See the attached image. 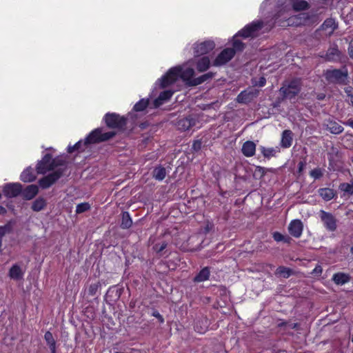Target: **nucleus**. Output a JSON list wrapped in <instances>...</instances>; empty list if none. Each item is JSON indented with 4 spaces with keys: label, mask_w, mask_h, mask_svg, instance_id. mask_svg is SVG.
Wrapping results in <instances>:
<instances>
[{
    "label": "nucleus",
    "mask_w": 353,
    "mask_h": 353,
    "mask_svg": "<svg viewBox=\"0 0 353 353\" xmlns=\"http://www.w3.org/2000/svg\"><path fill=\"white\" fill-rule=\"evenodd\" d=\"M293 140V133L290 130H285L282 133L281 145L282 148H288L292 145Z\"/></svg>",
    "instance_id": "obj_20"
},
{
    "label": "nucleus",
    "mask_w": 353,
    "mask_h": 353,
    "mask_svg": "<svg viewBox=\"0 0 353 353\" xmlns=\"http://www.w3.org/2000/svg\"><path fill=\"white\" fill-rule=\"evenodd\" d=\"M101 287V284L100 281H97L94 283H91L88 289V294L90 296H94L97 294V292L99 291L100 288Z\"/></svg>",
    "instance_id": "obj_37"
},
{
    "label": "nucleus",
    "mask_w": 353,
    "mask_h": 353,
    "mask_svg": "<svg viewBox=\"0 0 353 353\" xmlns=\"http://www.w3.org/2000/svg\"><path fill=\"white\" fill-rule=\"evenodd\" d=\"M59 178H40L39 181V186L43 189H46L56 183Z\"/></svg>",
    "instance_id": "obj_35"
},
{
    "label": "nucleus",
    "mask_w": 353,
    "mask_h": 353,
    "mask_svg": "<svg viewBox=\"0 0 353 353\" xmlns=\"http://www.w3.org/2000/svg\"><path fill=\"white\" fill-rule=\"evenodd\" d=\"M343 124L345 125L350 126L351 128H353V119H350L347 121L343 122Z\"/></svg>",
    "instance_id": "obj_54"
},
{
    "label": "nucleus",
    "mask_w": 353,
    "mask_h": 353,
    "mask_svg": "<svg viewBox=\"0 0 353 353\" xmlns=\"http://www.w3.org/2000/svg\"><path fill=\"white\" fill-rule=\"evenodd\" d=\"M276 275H279L285 279L289 278L292 274V270L285 267V266H279L275 272Z\"/></svg>",
    "instance_id": "obj_34"
},
{
    "label": "nucleus",
    "mask_w": 353,
    "mask_h": 353,
    "mask_svg": "<svg viewBox=\"0 0 353 353\" xmlns=\"http://www.w3.org/2000/svg\"><path fill=\"white\" fill-rule=\"evenodd\" d=\"M152 316L157 318L159 321L161 323H164V318L163 317V316L159 312L158 310H154L152 312Z\"/></svg>",
    "instance_id": "obj_46"
},
{
    "label": "nucleus",
    "mask_w": 353,
    "mask_h": 353,
    "mask_svg": "<svg viewBox=\"0 0 353 353\" xmlns=\"http://www.w3.org/2000/svg\"><path fill=\"white\" fill-rule=\"evenodd\" d=\"M50 353H57V347L50 348Z\"/></svg>",
    "instance_id": "obj_61"
},
{
    "label": "nucleus",
    "mask_w": 353,
    "mask_h": 353,
    "mask_svg": "<svg viewBox=\"0 0 353 353\" xmlns=\"http://www.w3.org/2000/svg\"><path fill=\"white\" fill-rule=\"evenodd\" d=\"M290 238L289 236H285L284 240H283V242L285 243H290Z\"/></svg>",
    "instance_id": "obj_59"
},
{
    "label": "nucleus",
    "mask_w": 353,
    "mask_h": 353,
    "mask_svg": "<svg viewBox=\"0 0 353 353\" xmlns=\"http://www.w3.org/2000/svg\"><path fill=\"white\" fill-rule=\"evenodd\" d=\"M153 176H165L166 170L163 167L155 168L152 172Z\"/></svg>",
    "instance_id": "obj_44"
},
{
    "label": "nucleus",
    "mask_w": 353,
    "mask_h": 353,
    "mask_svg": "<svg viewBox=\"0 0 353 353\" xmlns=\"http://www.w3.org/2000/svg\"><path fill=\"white\" fill-rule=\"evenodd\" d=\"M348 52H349L350 57L353 59V39L350 43L349 48H348Z\"/></svg>",
    "instance_id": "obj_52"
},
{
    "label": "nucleus",
    "mask_w": 353,
    "mask_h": 353,
    "mask_svg": "<svg viewBox=\"0 0 353 353\" xmlns=\"http://www.w3.org/2000/svg\"><path fill=\"white\" fill-rule=\"evenodd\" d=\"M292 8L295 11L305 10L309 8V3L305 0H294Z\"/></svg>",
    "instance_id": "obj_33"
},
{
    "label": "nucleus",
    "mask_w": 353,
    "mask_h": 353,
    "mask_svg": "<svg viewBox=\"0 0 353 353\" xmlns=\"http://www.w3.org/2000/svg\"><path fill=\"white\" fill-rule=\"evenodd\" d=\"M23 272L19 265H13L9 270V276L14 280H19L22 279Z\"/></svg>",
    "instance_id": "obj_28"
},
{
    "label": "nucleus",
    "mask_w": 353,
    "mask_h": 353,
    "mask_svg": "<svg viewBox=\"0 0 353 353\" xmlns=\"http://www.w3.org/2000/svg\"><path fill=\"white\" fill-rule=\"evenodd\" d=\"M148 105L149 99H142L134 105L133 109L136 112H141L144 110Z\"/></svg>",
    "instance_id": "obj_39"
},
{
    "label": "nucleus",
    "mask_w": 353,
    "mask_h": 353,
    "mask_svg": "<svg viewBox=\"0 0 353 353\" xmlns=\"http://www.w3.org/2000/svg\"><path fill=\"white\" fill-rule=\"evenodd\" d=\"M347 101L353 106V95L350 96Z\"/></svg>",
    "instance_id": "obj_58"
},
{
    "label": "nucleus",
    "mask_w": 353,
    "mask_h": 353,
    "mask_svg": "<svg viewBox=\"0 0 353 353\" xmlns=\"http://www.w3.org/2000/svg\"><path fill=\"white\" fill-rule=\"evenodd\" d=\"M214 73L210 72L201 75L199 77L194 78L189 83V86H195L201 84L202 83L211 79L214 77Z\"/></svg>",
    "instance_id": "obj_26"
},
{
    "label": "nucleus",
    "mask_w": 353,
    "mask_h": 353,
    "mask_svg": "<svg viewBox=\"0 0 353 353\" xmlns=\"http://www.w3.org/2000/svg\"><path fill=\"white\" fill-rule=\"evenodd\" d=\"M339 189L343 192V196H350L353 195V178L351 183H342L339 185Z\"/></svg>",
    "instance_id": "obj_27"
},
{
    "label": "nucleus",
    "mask_w": 353,
    "mask_h": 353,
    "mask_svg": "<svg viewBox=\"0 0 353 353\" xmlns=\"http://www.w3.org/2000/svg\"><path fill=\"white\" fill-rule=\"evenodd\" d=\"M210 270L208 267L202 268L199 272L194 276L193 281L196 283L203 282L209 279Z\"/></svg>",
    "instance_id": "obj_25"
},
{
    "label": "nucleus",
    "mask_w": 353,
    "mask_h": 353,
    "mask_svg": "<svg viewBox=\"0 0 353 353\" xmlns=\"http://www.w3.org/2000/svg\"><path fill=\"white\" fill-rule=\"evenodd\" d=\"M330 164L336 163L341 161L342 154L338 148L332 146L327 153Z\"/></svg>",
    "instance_id": "obj_18"
},
{
    "label": "nucleus",
    "mask_w": 353,
    "mask_h": 353,
    "mask_svg": "<svg viewBox=\"0 0 353 353\" xmlns=\"http://www.w3.org/2000/svg\"><path fill=\"white\" fill-rule=\"evenodd\" d=\"M332 281L336 285H343L350 281V276L344 272H337L333 275Z\"/></svg>",
    "instance_id": "obj_24"
},
{
    "label": "nucleus",
    "mask_w": 353,
    "mask_h": 353,
    "mask_svg": "<svg viewBox=\"0 0 353 353\" xmlns=\"http://www.w3.org/2000/svg\"><path fill=\"white\" fill-rule=\"evenodd\" d=\"M327 128L331 133L339 134L343 131V128L335 121H330L327 124Z\"/></svg>",
    "instance_id": "obj_36"
},
{
    "label": "nucleus",
    "mask_w": 353,
    "mask_h": 353,
    "mask_svg": "<svg viewBox=\"0 0 353 353\" xmlns=\"http://www.w3.org/2000/svg\"><path fill=\"white\" fill-rule=\"evenodd\" d=\"M288 324V322L287 321H283L280 323H279L278 326L281 327H284V326H286Z\"/></svg>",
    "instance_id": "obj_57"
},
{
    "label": "nucleus",
    "mask_w": 353,
    "mask_h": 353,
    "mask_svg": "<svg viewBox=\"0 0 353 353\" xmlns=\"http://www.w3.org/2000/svg\"><path fill=\"white\" fill-rule=\"evenodd\" d=\"M168 246V243L163 241L161 243H155L152 249L157 254H161Z\"/></svg>",
    "instance_id": "obj_41"
},
{
    "label": "nucleus",
    "mask_w": 353,
    "mask_h": 353,
    "mask_svg": "<svg viewBox=\"0 0 353 353\" xmlns=\"http://www.w3.org/2000/svg\"><path fill=\"white\" fill-rule=\"evenodd\" d=\"M307 165V161H306V157H302L300 160V161L298 163L297 167V173L299 175H303L304 174L303 171L306 168Z\"/></svg>",
    "instance_id": "obj_42"
},
{
    "label": "nucleus",
    "mask_w": 353,
    "mask_h": 353,
    "mask_svg": "<svg viewBox=\"0 0 353 353\" xmlns=\"http://www.w3.org/2000/svg\"><path fill=\"white\" fill-rule=\"evenodd\" d=\"M37 178L32 177V178H23V181L24 182H32L34 181Z\"/></svg>",
    "instance_id": "obj_56"
},
{
    "label": "nucleus",
    "mask_w": 353,
    "mask_h": 353,
    "mask_svg": "<svg viewBox=\"0 0 353 353\" xmlns=\"http://www.w3.org/2000/svg\"><path fill=\"white\" fill-rule=\"evenodd\" d=\"M173 94L172 90H168L161 92L159 97L153 101L154 108H159L168 101Z\"/></svg>",
    "instance_id": "obj_16"
},
{
    "label": "nucleus",
    "mask_w": 353,
    "mask_h": 353,
    "mask_svg": "<svg viewBox=\"0 0 353 353\" xmlns=\"http://www.w3.org/2000/svg\"><path fill=\"white\" fill-rule=\"evenodd\" d=\"M260 150L265 158L270 159L275 157L276 153L279 152V148H265L264 146L260 147Z\"/></svg>",
    "instance_id": "obj_30"
},
{
    "label": "nucleus",
    "mask_w": 353,
    "mask_h": 353,
    "mask_svg": "<svg viewBox=\"0 0 353 353\" xmlns=\"http://www.w3.org/2000/svg\"><path fill=\"white\" fill-rule=\"evenodd\" d=\"M195 125V120L192 117H186L180 119L177 122L178 128L186 131Z\"/></svg>",
    "instance_id": "obj_21"
},
{
    "label": "nucleus",
    "mask_w": 353,
    "mask_h": 353,
    "mask_svg": "<svg viewBox=\"0 0 353 353\" xmlns=\"http://www.w3.org/2000/svg\"><path fill=\"white\" fill-rule=\"evenodd\" d=\"M21 176H34L33 175V169L31 167H28L23 172Z\"/></svg>",
    "instance_id": "obj_48"
},
{
    "label": "nucleus",
    "mask_w": 353,
    "mask_h": 353,
    "mask_svg": "<svg viewBox=\"0 0 353 353\" xmlns=\"http://www.w3.org/2000/svg\"><path fill=\"white\" fill-rule=\"evenodd\" d=\"M275 170L274 169H268L263 167L258 166L256 168L255 174H259L261 176L266 174H276Z\"/></svg>",
    "instance_id": "obj_40"
},
{
    "label": "nucleus",
    "mask_w": 353,
    "mask_h": 353,
    "mask_svg": "<svg viewBox=\"0 0 353 353\" xmlns=\"http://www.w3.org/2000/svg\"><path fill=\"white\" fill-rule=\"evenodd\" d=\"M324 97H325L324 95L320 94V95L318 96V99H323L324 98Z\"/></svg>",
    "instance_id": "obj_63"
},
{
    "label": "nucleus",
    "mask_w": 353,
    "mask_h": 353,
    "mask_svg": "<svg viewBox=\"0 0 353 353\" xmlns=\"http://www.w3.org/2000/svg\"><path fill=\"white\" fill-rule=\"evenodd\" d=\"M263 23L262 21H258L252 22L247 25L233 37L232 48H231L235 52V54L242 52L245 48V44L237 39V37H242L243 38H248L256 37L259 31L263 28Z\"/></svg>",
    "instance_id": "obj_4"
},
{
    "label": "nucleus",
    "mask_w": 353,
    "mask_h": 353,
    "mask_svg": "<svg viewBox=\"0 0 353 353\" xmlns=\"http://www.w3.org/2000/svg\"><path fill=\"white\" fill-rule=\"evenodd\" d=\"M321 29L326 32V34L330 36L337 28V24L334 19L330 18L325 20L321 26Z\"/></svg>",
    "instance_id": "obj_19"
},
{
    "label": "nucleus",
    "mask_w": 353,
    "mask_h": 353,
    "mask_svg": "<svg viewBox=\"0 0 353 353\" xmlns=\"http://www.w3.org/2000/svg\"><path fill=\"white\" fill-rule=\"evenodd\" d=\"M299 327V324L297 323H294L292 325L291 327L292 329H296Z\"/></svg>",
    "instance_id": "obj_60"
},
{
    "label": "nucleus",
    "mask_w": 353,
    "mask_h": 353,
    "mask_svg": "<svg viewBox=\"0 0 353 353\" xmlns=\"http://www.w3.org/2000/svg\"><path fill=\"white\" fill-rule=\"evenodd\" d=\"M219 189H220V191H221V192H220L222 196H225L226 194V193H227V191H223L221 188H219Z\"/></svg>",
    "instance_id": "obj_62"
},
{
    "label": "nucleus",
    "mask_w": 353,
    "mask_h": 353,
    "mask_svg": "<svg viewBox=\"0 0 353 353\" xmlns=\"http://www.w3.org/2000/svg\"><path fill=\"white\" fill-rule=\"evenodd\" d=\"M273 239L274 241L280 242L284 240L285 236L279 232H275L273 233Z\"/></svg>",
    "instance_id": "obj_47"
},
{
    "label": "nucleus",
    "mask_w": 353,
    "mask_h": 353,
    "mask_svg": "<svg viewBox=\"0 0 353 353\" xmlns=\"http://www.w3.org/2000/svg\"><path fill=\"white\" fill-rule=\"evenodd\" d=\"M323 269L321 265H317L314 269L313 270L312 273L316 274H321L322 273Z\"/></svg>",
    "instance_id": "obj_51"
},
{
    "label": "nucleus",
    "mask_w": 353,
    "mask_h": 353,
    "mask_svg": "<svg viewBox=\"0 0 353 353\" xmlns=\"http://www.w3.org/2000/svg\"><path fill=\"white\" fill-rule=\"evenodd\" d=\"M319 217L326 230L332 232L336 231L337 220L332 213L322 210L319 212Z\"/></svg>",
    "instance_id": "obj_8"
},
{
    "label": "nucleus",
    "mask_w": 353,
    "mask_h": 353,
    "mask_svg": "<svg viewBox=\"0 0 353 353\" xmlns=\"http://www.w3.org/2000/svg\"><path fill=\"white\" fill-rule=\"evenodd\" d=\"M132 225V220L128 212H123L121 214V222L120 227L122 229H128Z\"/></svg>",
    "instance_id": "obj_31"
},
{
    "label": "nucleus",
    "mask_w": 353,
    "mask_h": 353,
    "mask_svg": "<svg viewBox=\"0 0 353 353\" xmlns=\"http://www.w3.org/2000/svg\"><path fill=\"white\" fill-rule=\"evenodd\" d=\"M318 192L319 196L325 201L332 200L336 195V191L329 188H319Z\"/></svg>",
    "instance_id": "obj_22"
},
{
    "label": "nucleus",
    "mask_w": 353,
    "mask_h": 353,
    "mask_svg": "<svg viewBox=\"0 0 353 353\" xmlns=\"http://www.w3.org/2000/svg\"><path fill=\"white\" fill-rule=\"evenodd\" d=\"M310 174L311 176H321L322 173L320 168H315L310 171Z\"/></svg>",
    "instance_id": "obj_49"
},
{
    "label": "nucleus",
    "mask_w": 353,
    "mask_h": 353,
    "mask_svg": "<svg viewBox=\"0 0 353 353\" xmlns=\"http://www.w3.org/2000/svg\"><path fill=\"white\" fill-rule=\"evenodd\" d=\"M47 206V201L42 196L37 197L31 205V210L33 212H40L44 210Z\"/></svg>",
    "instance_id": "obj_23"
},
{
    "label": "nucleus",
    "mask_w": 353,
    "mask_h": 353,
    "mask_svg": "<svg viewBox=\"0 0 353 353\" xmlns=\"http://www.w3.org/2000/svg\"><path fill=\"white\" fill-rule=\"evenodd\" d=\"M115 135V132L111 131L103 133L102 128H97L92 131L83 141L80 140L73 146H69L68 148V152L69 153H72L75 150L78 152H83L88 145L108 141Z\"/></svg>",
    "instance_id": "obj_2"
},
{
    "label": "nucleus",
    "mask_w": 353,
    "mask_h": 353,
    "mask_svg": "<svg viewBox=\"0 0 353 353\" xmlns=\"http://www.w3.org/2000/svg\"><path fill=\"white\" fill-rule=\"evenodd\" d=\"M208 327V321L206 318L197 320L194 325V330L199 334H204Z\"/></svg>",
    "instance_id": "obj_29"
},
{
    "label": "nucleus",
    "mask_w": 353,
    "mask_h": 353,
    "mask_svg": "<svg viewBox=\"0 0 353 353\" xmlns=\"http://www.w3.org/2000/svg\"><path fill=\"white\" fill-rule=\"evenodd\" d=\"M241 151L247 157H253L256 152V144L252 141H247L243 144Z\"/></svg>",
    "instance_id": "obj_17"
},
{
    "label": "nucleus",
    "mask_w": 353,
    "mask_h": 353,
    "mask_svg": "<svg viewBox=\"0 0 353 353\" xmlns=\"http://www.w3.org/2000/svg\"><path fill=\"white\" fill-rule=\"evenodd\" d=\"M202 147V142L200 140H196L193 142L192 149L194 152H198L201 149Z\"/></svg>",
    "instance_id": "obj_45"
},
{
    "label": "nucleus",
    "mask_w": 353,
    "mask_h": 353,
    "mask_svg": "<svg viewBox=\"0 0 353 353\" xmlns=\"http://www.w3.org/2000/svg\"><path fill=\"white\" fill-rule=\"evenodd\" d=\"M44 339L49 346V348L57 347V343L54 340L52 334L50 331L46 332L44 334Z\"/></svg>",
    "instance_id": "obj_38"
},
{
    "label": "nucleus",
    "mask_w": 353,
    "mask_h": 353,
    "mask_svg": "<svg viewBox=\"0 0 353 353\" xmlns=\"http://www.w3.org/2000/svg\"><path fill=\"white\" fill-rule=\"evenodd\" d=\"M21 194H20V196L22 199L26 201H30L33 199L38 194L39 186L31 184L23 188L21 185Z\"/></svg>",
    "instance_id": "obj_13"
},
{
    "label": "nucleus",
    "mask_w": 353,
    "mask_h": 353,
    "mask_svg": "<svg viewBox=\"0 0 353 353\" xmlns=\"http://www.w3.org/2000/svg\"><path fill=\"white\" fill-rule=\"evenodd\" d=\"M215 47V44L212 41H205L200 43L194 44V55L201 56L210 52Z\"/></svg>",
    "instance_id": "obj_12"
},
{
    "label": "nucleus",
    "mask_w": 353,
    "mask_h": 353,
    "mask_svg": "<svg viewBox=\"0 0 353 353\" xmlns=\"http://www.w3.org/2000/svg\"><path fill=\"white\" fill-rule=\"evenodd\" d=\"M341 52L336 45L330 47L324 57L325 59L328 61H339L341 60Z\"/></svg>",
    "instance_id": "obj_15"
},
{
    "label": "nucleus",
    "mask_w": 353,
    "mask_h": 353,
    "mask_svg": "<svg viewBox=\"0 0 353 353\" xmlns=\"http://www.w3.org/2000/svg\"><path fill=\"white\" fill-rule=\"evenodd\" d=\"M72 163L67 156L60 155L52 158L50 154H46L39 161L36 171L37 174H46L48 172H52L47 176H69Z\"/></svg>",
    "instance_id": "obj_1"
},
{
    "label": "nucleus",
    "mask_w": 353,
    "mask_h": 353,
    "mask_svg": "<svg viewBox=\"0 0 353 353\" xmlns=\"http://www.w3.org/2000/svg\"><path fill=\"white\" fill-rule=\"evenodd\" d=\"M7 213V210L3 207L0 205V215H5Z\"/></svg>",
    "instance_id": "obj_55"
},
{
    "label": "nucleus",
    "mask_w": 353,
    "mask_h": 353,
    "mask_svg": "<svg viewBox=\"0 0 353 353\" xmlns=\"http://www.w3.org/2000/svg\"><path fill=\"white\" fill-rule=\"evenodd\" d=\"M350 252L352 254H353V245L350 248Z\"/></svg>",
    "instance_id": "obj_64"
},
{
    "label": "nucleus",
    "mask_w": 353,
    "mask_h": 353,
    "mask_svg": "<svg viewBox=\"0 0 353 353\" xmlns=\"http://www.w3.org/2000/svg\"><path fill=\"white\" fill-rule=\"evenodd\" d=\"M235 55V52L230 48L223 50L213 62L214 66H221L229 62Z\"/></svg>",
    "instance_id": "obj_11"
},
{
    "label": "nucleus",
    "mask_w": 353,
    "mask_h": 353,
    "mask_svg": "<svg viewBox=\"0 0 353 353\" xmlns=\"http://www.w3.org/2000/svg\"><path fill=\"white\" fill-rule=\"evenodd\" d=\"M259 94V90L254 88H250L245 90L241 92L237 97L236 101L239 103L247 104L252 101H253L255 98H256Z\"/></svg>",
    "instance_id": "obj_10"
},
{
    "label": "nucleus",
    "mask_w": 353,
    "mask_h": 353,
    "mask_svg": "<svg viewBox=\"0 0 353 353\" xmlns=\"http://www.w3.org/2000/svg\"><path fill=\"white\" fill-rule=\"evenodd\" d=\"M345 92L347 94V97L350 98V96H353V88L350 86L345 88Z\"/></svg>",
    "instance_id": "obj_53"
},
{
    "label": "nucleus",
    "mask_w": 353,
    "mask_h": 353,
    "mask_svg": "<svg viewBox=\"0 0 353 353\" xmlns=\"http://www.w3.org/2000/svg\"><path fill=\"white\" fill-rule=\"evenodd\" d=\"M302 83L299 78L283 81L279 89V93L283 99H292L299 94L301 90Z\"/></svg>",
    "instance_id": "obj_5"
},
{
    "label": "nucleus",
    "mask_w": 353,
    "mask_h": 353,
    "mask_svg": "<svg viewBox=\"0 0 353 353\" xmlns=\"http://www.w3.org/2000/svg\"><path fill=\"white\" fill-rule=\"evenodd\" d=\"M303 225L301 220H292L288 226L289 233L295 238H299L303 233Z\"/></svg>",
    "instance_id": "obj_14"
},
{
    "label": "nucleus",
    "mask_w": 353,
    "mask_h": 353,
    "mask_svg": "<svg viewBox=\"0 0 353 353\" xmlns=\"http://www.w3.org/2000/svg\"><path fill=\"white\" fill-rule=\"evenodd\" d=\"M210 65V59L208 57H203L198 61L196 63V69L199 72H203L209 68Z\"/></svg>",
    "instance_id": "obj_32"
},
{
    "label": "nucleus",
    "mask_w": 353,
    "mask_h": 353,
    "mask_svg": "<svg viewBox=\"0 0 353 353\" xmlns=\"http://www.w3.org/2000/svg\"><path fill=\"white\" fill-rule=\"evenodd\" d=\"M324 76L329 83L346 84L348 77L347 69L343 67V69L327 70Z\"/></svg>",
    "instance_id": "obj_6"
},
{
    "label": "nucleus",
    "mask_w": 353,
    "mask_h": 353,
    "mask_svg": "<svg viewBox=\"0 0 353 353\" xmlns=\"http://www.w3.org/2000/svg\"><path fill=\"white\" fill-rule=\"evenodd\" d=\"M254 85L263 87L266 83V79L264 77H261L259 78L257 82L253 83Z\"/></svg>",
    "instance_id": "obj_50"
},
{
    "label": "nucleus",
    "mask_w": 353,
    "mask_h": 353,
    "mask_svg": "<svg viewBox=\"0 0 353 353\" xmlns=\"http://www.w3.org/2000/svg\"><path fill=\"white\" fill-rule=\"evenodd\" d=\"M21 188L19 183H8L3 185L2 192L8 199L16 198L21 194Z\"/></svg>",
    "instance_id": "obj_9"
},
{
    "label": "nucleus",
    "mask_w": 353,
    "mask_h": 353,
    "mask_svg": "<svg viewBox=\"0 0 353 353\" xmlns=\"http://www.w3.org/2000/svg\"><path fill=\"white\" fill-rule=\"evenodd\" d=\"M194 74V70L191 68H183L181 66L172 68L160 79L161 87L163 88L168 86L174 83L179 77L189 85V83L194 79L192 78Z\"/></svg>",
    "instance_id": "obj_3"
},
{
    "label": "nucleus",
    "mask_w": 353,
    "mask_h": 353,
    "mask_svg": "<svg viewBox=\"0 0 353 353\" xmlns=\"http://www.w3.org/2000/svg\"><path fill=\"white\" fill-rule=\"evenodd\" d=\"M90 205L88 203H87V202L81 203L77 205L76 212L77 214H81V213L88 211V210H90Z\"/></svg>",
    "instance_id": "obj_43"
},
{
    "label": "nucleus",
    "mask_w": 353,
    "mask_h": 353,
    "mask_svg": "<svg viewBox=\"0 0 353 353\" xmlns=\"http://www.w3.org/2000/svg\"><path fill=\"white\" fill-rule=\"evenodd\" d=\"M103 119L109 128L123 130L127 124V119L116 113H107Z\"/></svg>",
    "instance_id": "obj_7"
}]
</instances>
